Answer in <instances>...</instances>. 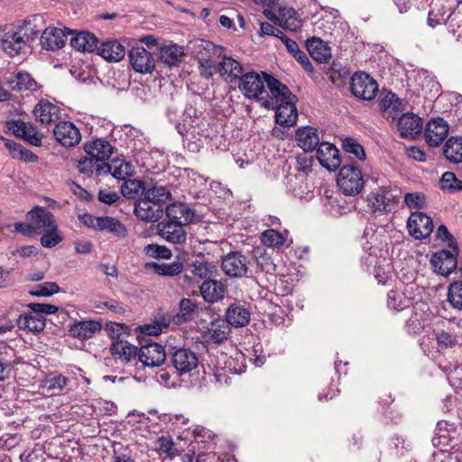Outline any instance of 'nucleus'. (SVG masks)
<instances>
[{
  "label": "nucleus",
  "instance_id": "20e7f679",
  "mask_svg": "<svg viewBox=\"0 0 462 462\" xmlns=\"http://www.w3.org/2000/svg\"><path fill=\"white\" fill-rule=\"evenodd\" d=\"M337 185L346 195L354 196L361 192L364 187L361 171L354 165H345L338 172Z\"/></svg>",
  "mask_w": 462,
  "mask_h": 462
},
{
  "label": "nucleus",
  "instance_id": "423d86ee",
  "mask_svg": "<svg viewBox=\"0 0 462 462\" xmlns=\"http://www.w3.org/2000/svg\"><path fill=\"white\" fill-rule=\"evenodd\" d=\"M29 40V35L24 27L19 26L14 31L7 32L1 39L2 50L10 57L21 53Z\"/></svg>",
  "mask_w": 462,
  "mask_h": 462
},
{
  "label": "nucleus",
  "instance_id": "f03ea898",
  "mask_svg": "<svg viewBox=\"0 0 462 462\" xmlns=\"http://www.w3.org/2000/svg\"><path fill=\"white\" fill-rule=\"evenodd\" d=\"M27 224L17 223L15 229L23 234H42L54 230L56 222L53 215L42 208H35L27 214Z\"/></svg>",
  "mask_w": 462,
  "mask_h": 462
},
{
  "label": "nucleus",
  "instance_id": "6e6552de",
  "mask_svg": "<svg viewBox=\"0 0 462 462\" xmlns=\"http://www.w3.org/2000/svg\"><path fill=\"white\" fill-rule=\"evenodd\" d=\"M409 234L415 239L428 237L433 231V222L425 213L412 212L407 221Z\"/></svg>",
  "mask_w": 462,
  "mask_h": 462
},
{
  "label": "nucleus",
  "instance_id": "6ab92c4d",
  "mask_svg": "<svg viewBox=\"0 0 462 462\" xmlns=\"http://www.w3.org/2000/svg\"><path fill=\"white\" fill-rule=\"evenodd\" d=\"M110 353L122 363H132L137 360L139 349L128 341L116 340L112 343Z\"/></svg>",
  "mask_w": 462,
  "mask_h": 462
},
{
  "label": "nucleus",
  "instance_id": "a18cd8bd",
  "mask_svg": "<svg viewBox=\"0 0 462 462\" xmlns=\"http://www.w3.org/2000/svg\"><path fill=\"white\" fill-rule=\"evenodd\" d=\"M121 192L124 197L134 199L144 192V183L136 179L126 180L121 186Z\"/></svg>",
  "mask_w": 462,
  "mask_h": 462
},
{
  "label": "nucleus",
  "instance_id": "bb28decb",
  "mask_svg": "<svg viewBox=\"0 0 462 462\" xmlns=\"http://www.w3.org/2000/svg\"><path fill=\"white\" fill-rule=\"evenodd\" d=\"M85 152L88 155L97 159L99 162H106L113 153L112 145L104 139H97L85 143Z\"/></svg>",
  "mask_w": 462,
  "mask_h": 462
},
{
  "label": "nucleus",
  "instance_id": "f8f14e48",
  "mask_svg": "<svg viewBox=\"0 0 462 462\" xmlns=\"http://www.w3.org/2000/svg\"><path fill=\"white\" fill-rule=\"evenodd\" d=\"M448 125L442 118L430 120L425 127V140L430 146L436 147L443 143L448 134Z\"/></svg>",
  "mask_w": 462,
  "mask_h": 462
},
{
  "label": "nucleus",
  "instance_id": "473e14b6",
  "mask_svg": "<svg viewBox=\"0 0 462 462\" xmlns=\"http://www.w3.org/2000/svg\"><path fill=\"white\" fill-rule=\"evenodd\" d=\"M298 145L305 152L313 151L319 143L318 130L311 126L299 128L296 132Z\"/></svg>",
  "mask_w": 462,
  "mask_h": 462
},
{
  "label": "nucleus",
  "instance_id": "b1692460",
  "mask_svg": "<svg viewBox=\"0 0 462 462\" xmlns=\"http://www.w3.org/2000/svg\"><path fill=\"white\" fill-rule=\"evenodd\" d=\"M274 109L276 123L283 126H292L297 123L298 111L295 106V99L281 103Z\"/></svg>",
  "mask_w": 462,
  "mask_h": 462
},
{
  "label": "nucleus",
  "instance_id": "a211bd4d",
  "mask_svg": "<svg viewBox=\"0 0 462 462\" xmlns=\"http://www.w3.org/2000/svg\"><path fill=\"white\" fill-rule=\"evenodd\" d=\"M162 205L142 199L134 205V213L138 218L146 222H156L162 216Z\"/></svg>",
  "mask_w": 462,
  "mask_h": 462
},
{
  "label": "nucleus",
  "instance_id": "9b49d317",
  "mask_svg": "<svg viewBox=\"0 0 462 462\" xmlns=\"http://www.w3.org/2000/svg\"><path fill=\"white\" fill-rule=\"evenodd\" d=\"M53 134L55 140L64 147L75 146L81 140L79 128L69 121L58 123L53 129Z\"/></svg>",
  "mask_w": 462,
  "mask_h": 462
},
{
  "label": "nucleus",
  "instance_id": "1a4fd4ad",
  "mask_svg": "<svg viewBox=\"0 0 462 462\" xmlns=\"http://www.w3.org/2000/svg\"><path fill=\"white\" fill-rule=\"evenodd\" d=\"M130 63L134 71L142 74H150L155 68L152 54L143 46H134L129 51Z\"/></svg>",
  "mask_w": 462,
  "mask_h": 462
},
{
  "label": "nucleus",
  "instance_id": "9d476101",
  "mask_svg": "<svg viewBox=\"0 0 462 462\" xmlns=\"http://www.w3.org/2000/svg\"><path fill=\"white\" fill-rule=\"evenodd\" d=\"M452 251L441 250L434 254L431 258V264L434 271L443 276L450 274L457 267V247H451Z\"/></svg>",
  "mask_w": 462,
  "mask_h": 462
},
{
  "label": "nucleus",
  "instance_id": "a19ab883",
  "mask_svg": "<svg viewBox=\"0 0 462 462\" xmlns=\"http://www.w3.org/2000/svg\"><path fill=\"white\" fill-rule=\"evenodd\" d=\"M109 171L118 180H125V178L132 176L134 173V166L125 161L116 160L111 164L107 163V168H105V172Z\"/></svg>",
  "mask_w": 462,
  "mask_h": 462
},
{
  "label": "nucleus",
  "instance_id": "cd10ccee",
  "mask_svg": "<svg viewBox=\"0 0 462 462\" xmlns=\"http://www.w3.org/2000/svg\"><path fill=\"white\" fill-rule=\"evenodd\" d=\"M202 298L207 302H217L224 298L226 288L221 282L208 279L199 287Z\"/></svg>",
  "mask_w": 462,
  "mask_h": 462
},
{
  "label": "nucleus",
  "instance_id": "09e8293b",
  "mask_svg": "<svg viewBox=\"0 0 462 462\" xmlns=\"http://www.w3.org/2000/svg\"><path fill=\"white\" fill-rule=\"evenodd\" d=\"M409 304L410 300L402 292L391 291L388 293L387 305L390 309L399 311L407 308Z\"/></svg>",
  "mask_w": 462,
  "mask_h": 462
},
{
  "label": "nucleus",
  "instance_id": "c85d7f7f",
  "mask_svg": "<svg viewBox=\"0 0 462 462\" xmlns=\"http://www.w3.org/2000/svg\"><path fill=\"white\" fill-rule=\"evenodd\" d=\"M185 56L182 47L177 44L162 46L160 50L159 60L169 68L179 67Z\"/></svg>",
  "mask_w": 462,
  "mask_h": 462
},
{
  "label": "nucleus",
  "instance_id": "de8ad7c7",
  "mask_svg": "<svg viewBox=\"0 0 462 462\" xmlns=\"http://www.w3.org/2000/svg\"><path fill=\"white\" fill-rule=\"evenodd\" d=\"M439 187L449 192L459 191L462 190V180H458L454 172L446 171L439 180Z\"/></svg>",
  "mask_w": 462,
  "mask_h": 462
},
{
  "label": "nucleus",
  "instance_id": "f3484780",
  "mask_svg": "<svg viewBox=\"0 0 462 462\" xmlns=\"http://www.w3.org/2000/svg\"><path fill=\"white\" fill-rule=\"evenodd\" d=\"M398 131L404 138H415L422 130V120L414 113L403 114L398 120Z\"/></svg>",
  "mask_w": 462,
  "mask_h": 462
},
{
  "label": "nucleus",
  "instance_id": "3c124183",
  "mask_svg": "<svg viewBox=\"0 0 462 462\" xmlns=\"http://www.w3.org/2000/svg\"><path fill=\"white\" fill-rule=\"evenodd\" d=\"M199 122H202V120L199 117H196L195 119L190 118L189 121L183 119L182 126H179V133L183 136H190L192 138H196L197 135H201L199 131Z\"/></svg>",
  "mask_w": 462,
  "mask_h": 462
},
{
  "label": "nucleus",
  "instance_id": "7ed1b4c3",
  "mask_svg": "<svg viewBox=\"0 0 462 462\" xmlns=\"http://www.w3.org/2000/svg\"><path fill=\"white\" fill-rule=\"evenodd\" d=\"M396 191L387 186L378 187L368 195V207L375 214L391 211L399 200V196L394 193Z\"/></svg>",
  "mask_w": 462,
  "mask_h": 462
},
{
  "label": "nucleus",
  "instance_id": "0eeeda50",
  "mask_svg": "<svg viewBox=\"0 0 462 462\" xmlns=\"http://www.w3.org/2000/svg\"><path fill=\"white\" fill-rule=\"evenodd\" d=\"M264 72H249L240 78L239 89L248 98H254L259 103L264 90Z\"/></svg>",
  "mask_w": 462,
  "mask_h": 462
},
{
  "label": "nucleus",
  "instance_id": "ea45409f",
  "mask_svg": "<svg viewBox=\"0 0 462 462\" xmlns=\"http://www.w3.org/2000/svg\"><path fill=\"white\" fill-rule=\"evenodd\" d=\"M444 155L451 162H462V138L450 137L445 143Z\"/></svg>",
  "mask_w": 462,
  "mask_h": 462
},
{
  "label": "nucleus",
  "instance_id": "603ef678",
  "mask_svg": "<svg viewBox=\"0 0 462 462\" xmlns=\"http://www.w3.org/2000/svg\"><path fill=\"white\" fill-rule=\"evenodd\" d=\"M14 89L23 90H34L36 88V82L27 72H18L15 75V85Z\"/></svg>",
  "mask_w": 462,
  "mask_h": 462
},
{
  "label": "nucleus",
  "instance_id": "f257e3e1",
  "mask_svg": "<svg viewBox=\"0 0 462 462\" xmlns=\"http://www.w3.org/2000/svg\"><path fill=\"white\" fill-rule=\"evenodd\" d=\"M267 90L264 88L260 104L267 109H274L281 103L296 99L288 87L276 79L274 77L263 74Z\"/></svg>",
  "mask_w": 462,
  "mask_h": 462
},
{
  "label": "nucleus",
  "instance_id": "052dcab7",
  "mask_svg": "<svg viewBox=\"0 0 462 462\" xmlns=\"http://www.w3.org/2000/svg\"><path fill=\"white\" fill-rule=\"evenodd\" d=\"M155 271L158 274L174 276L182 271V263L179 262L171 263L154 264Z\"/></svg>",
  "mask_w": 462,
  "mask_h": 462
},
{
  "label": "nucleus",
  "instance_id": "aec40b11",
  "mask_svg": "<svg viewBox=\"0 0 462 462\" xmlns=\"http://www.w3.org/2000/svg\"><path fill=\"white\" fill-rule=\"evenodd\" d=\"M33 115L42 124L50 125L60 118V110L55 104L49 100L42 99L35 106Z\"/></svg>",
  "mask_w": 462,
  "mask_h": 462
},
{
  "label": "nucleus",
  "instance_id": "2f4dec72",
  "mask_svg": "<svg viewBox=\"0 0 462 462\" xmlns=\"http://www.w3.org/2000/svg\"><path fill=\"white\" fill-rule=\"evenodd\" d=\"M242 71L240 63L231 57H224L217 65V72L224 80L228 82H234L240 78Z\"/></svg>",
  "mask_w": 462,
  "mask_h": 462
},
{
  "label": "nucleus",
  "instance_id": "5fc2aeb1",
  "mask_svg": "<svg viewBox=\"0 0 462 462\" xmlns=\"http://www.w3.org/2000/svg\"><path fill=\"white\" fill-rule=\"evenodd\" d=\"M60 287L56 282H44L38 284L31 291V294L39 297H49L59 292Z\"/></svg>",
  "mask_w": 462,
  "mask_h": 462
},
{
  "label": "nucleus",
  "instance_id": "774afa93",
  "mask_svg": "<svg viewBox=\"0 0 462 462\" xmlns=\"http://www.w3.org/2000/svg\"><path fill=\"white\" fill-rule=\"evenodd\" d=\"M312 166V158L306 152H302L296 157L295 168L298 171L307 173Z\"/></svg>",
  "mask_w": 462,
  "mask_h": 462
},
{
  "label": "nucleus",
  "instance_id": "bf43d9fd",
  "mask_svg": "<svg viewBox=\"0 0 462 462\" xmlns=\"http://www.w3.org/2000/svg\"><path fill=\"white\" fill-rule=\"evenodd\" d=\"M41 238V243L43 247L52 248L61 242L62 237L59 234L57 225L54 226V230L45 231Z\"/></svg>",
  "mask_w": 462,
  "mask_h": 462
},
{
  "label": "nucleus",
  "instance_id": "412c9836",
  "mask_svg": "<svg viewBox=\"0 0 462 462\" xmlns=\"http://www.w3.org/2000/svg\"><path fill=\"white\" fill-rule=\"evenodd\" d=\"M230 328L227 322L222 319L212 320L204 331V337L212 343L220 344L227 339Z\"/></svg>",
  "mask_w": 462,
  "mask_h": 462
},
{
  "label": "nucleus",
  "instance_id": "dca6fc26",
  "mask_svg": "<svg viewBox=\"0 0 462 462\" xmlns=\"http://www.w3.org/2000/svg\"><path fill=\"white\" fill-rule=\"evenodd\" d=\"M317 159L319 163L328 171L337 170L341 160L339 151L335 145L329 143H320L317 149Z\"/></svg>",
  "mask_w": 462,
  "mask_h": 462
},
{
  "label": "nucleus",
  "instance_id": "f704fd0d",
  "mask_svg": "<svg viewBox=\"0 0 462 462\" xmlns=\"http://www.w3.org/2000/svg\"><path fill=\"white\" fill-rule=\"evenodd\" d=\"M307 48L312 59L319 63L327 62L331 57L330 48L319 38L308 40Z\"/></svg>",
  "mask_w": 462,
  "mask_h": 462
},
{
  "label": "nucleus",
  "instance_id": "864d4df0",
  "mask_svg": "<svg viewBox=\"0 0 462 462\" xmlns=\"http://www.w3.org/2000/svg\"><path fill=\"white\" fill-rule=\"evenodd\" d=\"M343 149L345 152L355 155L357 159L364 161L365 159V152L361 144H359L353 138H346L343 141Z\"/></svg>",
  "mask_w": 462,
  "mask_h": 462
},
{
  "label": "nucleus",
  "instance_id": "e2e57ef3",
  "mask_svg": "<svg viewBox=\"0 0 462 462\" xmlns=\"http://www.w3.org/2000/svg\"><path fill=\"white\" fill-rule=\"evenodd\" d=\"M26 123L22 120H10L5 123V132L6 134H12L16 137L21 138L24 134V128H26Z\"/></svg>",
  "mask_w": 462,
  "mask_h": 462
},
{
  "label": "nucleus",
  "instance_id": "c756f323",
  "mask_svg": "<svg viewBox=\"0 0 462 462\" xmlns=\"http://www.w3.org/2000/svg\"><path fill=\"white\" fill-rule=\"evenodd\" d=\"M250 311L240 303L231 304L226 310V321L234 327H245L250 321Z\"/></svg>",
  "mask_w": 462,
  "mask_h": 462
},
{
  "label": "nucleus",
  "instance_id": "7c9ffc66",
  "mask_svg": "<svg viewBox=\"0 0 462 462\" xmlns=\"http://www.w3.org/2000/svg\"><path fill=\"white\" fill-rule=\"evenodd\" d=\"M97 53L107 61L118 62L124 59L125 50L117 41H107L100 44Z\"/></svg>",
  "mask_w": 462,
  "mask_h": 462
},
{
  "label": "nucleus",
  "instance_id": "4be33fe9",
  "mask_svg": "<svg viewBox=\"0 0 462 462\" xmlns=\"http://www.w3.org/2000/svg\"><path fill=\"white\" fill-rule=\"evenodd\" d=\"M67 41V34L60 28L47 27L42 35L41 43L43 49L56 51L62 48Z\"/></svg>",
  "mask_w": 462,
  "mask_h": 462
},
{
  "label": "nucleus",
  "instance_id": "4c0bfd02",
  "mask_svg": "<svg viewBox=\"0 0 462 462\" xmlns=\"http://www.w3.org/2000/svg\"><path fill=\"white\" fill-rule=\"evenodd\" d=\"M288 231H277L273 228L267 229L261 234V242L263 245L280 249L287 241Z\"/></svg>",
  "mask_w": 462,
  "mask_h": 462
},
{
  "label": "nucleus",
  "instance_id": "c03bdc74",
  "mask_svg": "<svg viewBox=\"0 0 462 462\" xmlns=\"http://www.w3.org/2000/svg\"><path fill=\"white\" fill-rule=\"evenodd\" d=\"M99 231H107L118 238H123L127 235L125 225L111 217H103Z\"/></svg>",
  "mask_w": 462,
  "mask_h": 462
},
{
  "label": "nucleus",
  "instance_id": "5701e85b",
  "mask_svg": "<svg viewBox=\"0 0 462 462\" xmlns=\"http://www.w3.org/2000/svg\"><path fill=\"white\" fill-rule=\"evenodd\" d=\"M158 232L162 237L173 244H181L186 239L183 226L168 219L158 224Z\"/></svg>",
  "mask_w": 462,
  "mask_h": 462
},
{
  "label": "nucleus",
  "instance_id": "6e6d98bb",
  "mask_svg": "<svg viewBox=\"0 0 462 462\" xmlns=\"http://www.w3.org/2000/svg\"><path fill=\"white\" fill-rule=\"evenodd\" d=\"M401 105V100L392 92L385 93L380 101V106L384 111H398Z\"/></svg>",
  "mask_w": 462,
  "mask_h": 462
},
{
  "label": "nucleus",
  "instance_id": "69168bd1",
  "mask_svg": "<svg viewBox=\"0 0 462 462\" xmlns=\"http://www.w3.org/2000/svg\"><path fill=\"white\" fill-rule=\"evenodd\" d=\"M201 69V74L205 77H211L214 73L217 72V65L215 60L210 58L201 57L199 60Z\"/></svg>",
  "mask_w": 462,
  "mask_h": 462
},
{
  "label": "nucleus",
  "instance_id": "393cba45",
  "mask_svg": "<svg viewBox=\"0 0 462 462\" xmlns=\"http://www.w3.org/2000/svg\"><path fill=\"white\" fill-rule=\"evenodd\" d=\"M101 330V324L96 320L77 321L69 328V335L78 339L91 338L96 333Z\"/></svg>",
  "mask_w": 462,
  "mask_h": 462
},
{
  "label": "nucleus",
  "instance_id": "39448f33",
  "mask_svg": "<svg viewBox=\"0 0 462 462\" xmlns=\"http://www.w3.org/2000/svg\"><path fill=\"white\" fill-rule=\"evenodd\" d=\"M351 92L359 99L372 100L378 91L377 82L365 72L355 73L351 78Z\"/></svg>",
  "mask_w": 462,
  "mask_h": 462
},
{
  "label": "nucleus",
  "instance_id": "49530a36",
  "mask_svg": "<svg viewBox=\"0 0 462 462\" xmlns=\"http://www.w3.org/2000/svg\"><path fill=\"white\" fill-rule=\"evenodd\" d=\"M170 198V191L163 186H152L144 192L145 199L151 200L156 204H164Z\"/></svg>",
  "mask_w": 462,
  "mask_h": 462
},
{
  "label": "nucleus",
  "instance_id": "c9c22d12",
  "mask_svg": "<svg viewBox=\"0 0 462 462\" xmlns=\"http://www.w3.org/2000/svg\"><path fill=\"white\" fill-rule=\"evenodd\" d=\"M17 326L20 329H27L34 333L41 332L45 328V319L34 312L22 314L17 319Z\"/></svg>",
  "mask_w": 462,
  "mask_h": 462
},
{
  "label": "nucleus",
  "instance_id": "72a5a7b5",
  "mask_svg": "<svg viewBox=\"0 0 462 462\" xmlns=\"http://www.w3.org/2000/svg\"><path fill=\"white\" fill-rule=\"evenodd\" d=\"M97 37L88 32H79L70 39V45L79 51L91 52L97 48Z\"/></svg>",
  "mask_w": 462,
  "mask_h": 462
},
{
  "label": "nucleus",
  "instance_id": "13d9d810",
  "mask_svg": "<svg viewBox=\"0 0 462 462\" xmlns=\"http://www.w3.org/2000/svg\"><path fill=\"white\" fill-rule=\"evenodd\" d=\"M68 378L59 374H51L44 381V386L48 390H62L68 384Z\"/></svg>",
  "mask_w": 462,
  "mask_h": 462
},
{
  "label": "nucleus",
  "instance_id": "e433bc0d",
  "mask_svg": "<svg viewBox=\"0 0 462 462\" xmlns=\"http://www.w3.org/2000/svg\"><path fill=\"white\" fill-rule=\"evenodd\" d=\"M277 23L286 30L296 31L300 26L297 12L291 7H280L278 10Z\"/></svg>",
  "mask_w": 462,
  "mask_h": 462
},
{
  "label": "nucleus",
  "instance_id": "338daca9",
  "mask_svg": "<svg viewBox=\"0 0 462 462\" xmlns=\"http://www.w3.org/2000/svg\"><path fill=\"white\" fill-rule=\"evenodd\" d=\"M436 237L438 240L443 242L448 248L457 247L456 242L452 235L448 232V228L444 225H440L436 232Z\"/></svg>",
  "mask_w": 462,
  "mask_h": 462
},
{
  "label": "nucleus",
  "instance_id": "8fccbe9b",
  "mask_svg": "<svg viewBox=\"0 0 462 462\" xmlns=\"http://www.w3.org/2000/svg\"><path fill=\"white\" fill-rule=\"evenodd\" d=\"M448 302L457 310H462V282L450 283L448 291Z\"/></svg>",
  "mask_w": 462,
  "mask_h": 462
},
{
  "label": "nucleus",
  "instance_id": "a878e982",
  "mask_svg": "<svg viewBox=\"0 0 462 462\" xmlns=\"http://www.w3.org/2000/svg\"><path fill=\"white\" fill-rule=\"evenodd\" d=\"M167 218L177 224L187 226L192 222L194 212L183 203H173L166 208Z\"/></svg>",
  "mask_w": 462,
  "mask_h": 462
},
{
  "label": "nucleus",
  "instance_id": "0e129e2a",
  "mask_svg": "<svg viewBox=\"0 0 462 462\" xmlns=\"http://www.w3.org/2000/svg\"><path fill=\"white\" fill-rule=\"evenodd\" d=\"M404 202L410 209H420L425 206V197L420 193H406Z\"/></svg>",
  "mask_w": 462,
  "mask_h": 462
},
{
  "label": "nucleus",
  "instance_id": "37998d69",
  "mask_svg": "<svg viewBox=\"0 0 462 462\" xmlns=\"http://www.w3.org/2000/svg\"><path fill=\"white\" fill-rule=\"evenodd\" d=\"M105 168H107L106 162H99L89 155L80 160L78 163L79 171L87 175H91L94 172L101 174L105 172Z\"/></svg>",
  "mask_w": 462,
  "mask_h": 462
},
{
  "label": "nucleus",
  "instance_id": "58836bf2",
  "mask_svg": "<svg viewBox=\"0 0 462 462\" xmlns=\"http://www.w3.org/2000/svg\"><path fill=\"white\" fill-rule=\"evenodd\" d=\"M190 273L199 279H210L217 273V266L210 262L203 260H195L189 265Z\"/></svg>",
  "mask_w": 462,
  "mask_h": 462
},
{
  "label": "nucleus",
  "instance_id": "2eb2a0df",
  "mask_svg": "<svg viewBox=\"0 0 462 462\" xmlns=\"http://www.w3.org/2000/svg\"><path fill=\"white\" fill-rule=\"evenodd\" d=\"M221 266L226 275L242 277L247 272V259L239 253H230L222 260Z\"/></svg>",
  "mask_w": 462,
  "mask_h": 462
},
{
  "label": "nucleus",
  "instance_id": "79ce46f5",
  "mask_svg": "<svg viewBox=\"0 0 462 462\" xmlns=\"http://www.w3.org/2000/svg\"><path fill=\"white\" fill-rule=\"evenodd\" d=\"M180 312L173 318L177 324L190 321L198 310V305L192 300L184 298L180 301Z\"/></svg>",
  "mask_w": 462,
  "mask_h": 462
},
{
  "label": "nucleus",
  "instance_id": "680f3d73",
  "mask_svg": "<svg viewBox=\"0 0 462 462\" xmlns=\"http://www.w3.org/2000/svg\"><path fill=\"white\" fill-rule=\"evenodd\" d=\"M95 309L99 313H101L105 309H107L114 313H121L124 311V308L114 300H97L95 301Z\"/></svg>",
  "mask_w": 462,
  "mask_h": 462
},
{
  "label": "nucleus",
  "instance_id": "ddd939ff",
  "mask_svg": "<svg viewBox=\"0 0 462 462\" xmlns=\"http://www.w3.org/2000/svg\"><path fill=\"white\" fill-rule=\"evenodd\" d=\"M139 361L149 367H156L162 365L166 359L164 348L157 343H149L141 346L138 354Z\"/></svg>",
  "mask_w": 462,
  "mask_h": 462
},
{
  "label": "nucleus",
  "instance_id": "4468645a",
  "mask_svg": "<svg viewBox=\"0 0 462 462\" xmlns=\"http://www.w3.org/2000/svg\"><path fill=\"white\" fill-rule=\"evenodd\" d=\"M172 350L171 361L180 374L189 373L197 367L199 360L194 352L186 348Z\"/></svg>",
  "mask_w": 462,
  "mask_h": 462
},
{
  "label": "nucleus",
  "instance_id": "4d7b16f0",
  "mask_svg": "<svg viewBox=\"0 0 462 462\" xmlns=\"http://www.w3.org/2000/svg\"><path fill=\"white\" fill-rule=\"evenodd\" d=\"M24 134L21 138L24 139L27 143L33 146H41L42 134L37 130V127L32 124H27L24 128Z\"/></svg>",
  "mask_w": 462,
  "mask_h": 462
}]
</instances>
